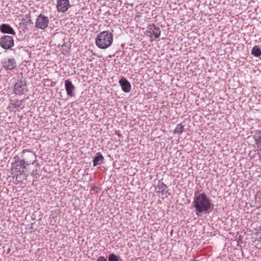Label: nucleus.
Listing matches in <instances>:
<instances>
[{
    "label": "nucleus",
    "mask_w": 261,
    "mask_h": 261,
    "mask_svg": "<svg viewBox=\"0 0 261 261\" xmlns=\"http://www.w3.org/2000/svg\"><path fill=\"white\" fill-rule=\"evenodd\" d=\"M196 193H197V192H195V193H194V194H195V195H196Z\"/></svg>",
    "instance_id": "24"
},
{
    "label": "nucleus",
    "mask_w": 261,
    "mask_h": 261,
    "mask_svg": "<svg viewBox=\"0 0 261 261\" xmlns=\"http://www.w3.org/2000/svg\"><path fill=\"white\" fill-rule=\"evenodd\" d=\"M14 45V39L10 36L5 35L0 39V46L4 49H10Z\"/></svg>",
    "instance_id": "8"
},
{
    "label": "nucleus",
    "mask_w": 261,
    "mask_h": 261,
    "mask_svg": "<svg viewBox=\"0 0 261 261\" xmlns=\"http://www.w3.org/2000/svg\"><path fill=\"white\" fill-rule=\"evenodd\" d=\"M0 31L5 34H9L15 35V32L13 29L8 24L4 23L0 25Z\"/></svg>",
    "instance_id": "13"
},
{
    "label": "nucleus",
    "mask_w": 261,
    "mask_h": 261,
    "mask_svg": "<svg viewBox=\"0 0 261 261\" xmlns=\"http://www.w3.org/2000/svg\"><path fill=\"white\" fill-rule=\"evenodd\" d=\"M251 55L255 57H259L261 56V50L258 45H255L252 48Z\"/></svg>",
    "instance_id": "17"
},
{
    "label": "nucleus",
    "mask_w": 261,
    "mask_h": 261,
    "mask_svg": "<svg viewBox=\"0 0 261 261\" xmlns=\"http://www.w3.org/2000/svg\"><path fill=\"white\" fill-rule=\"evenodd\" d=\"M113 41V35L109 31H104L97 35L95 38V44L100 49H106L109 47Z\"/></svg>",
    "instance_id": "3"
},
{
    "label": "nucleus",
    "mask_w": 261,
    "mask_h": 261,
    "mask_svg": "<svg viewBox=\"0 0 261 261\" xmlns=\"http://www.w3.org/2000/svg\"><path fill=\"white\" fill-rule=\"evenodd\" d=\"M57 9L58 12L64 13L70 7L69 0H57Z\"/></svg>",
    "instance_id": "10"
},
{
    "label": "nucleus",
    "mask_w": 261,
    "mask_h": 261,
    "mask_svg": "<svg viewBox=\"0 0 261 261\" xmlns=\"http://www.w3.org/2000/svg\"><path fill=\"white\" fill-rule=\"evenodd\" d=\"M49 20L47 16L42 14H39L35 21V27L38 29L45 30L49 24Z\"/></svg>",
    "instance_id": "7"
},
{
    "label": "nucleus",
    "mask_w": 261,
    "mask_h": 261,
    "mask_svg": "<svg viewBox=\"0 0 261 261\" xmlns=\"http://www.w3.org/2000/svg\"><path fill=\"white\" fill-rule=\"evenodd\" d=\"M156 189H158L156 193H161L162 195H165L167 193V186L162 181H159Z\"/></svg>",
    "instance_id": "14"
},
{
    "label": "nucleus",
    "mask_w": 261,
    "mask_h": 261,
    "mask_svg": "<svg viewBox=\"0 0 261 261\" xmlns=\"http://www.w3.org/2000/svg\"><path fill=\"white\" fill-rule=\"evenodd\" d=\"M29 156L33 160L32 162L31 161H30V163H28L29 162V161L25 162L24 160H21L17 156H15L14 157L13 159L15 161L14 162L11 163V168L12 174H13L14 176H16L17 177L18 175L22 174L24 172V169L26 166L31 163L33 164L36 161V156L35 153L31 152Z\"/></svg>",
    "instance_id": "2"
},
{
    "label": "nucleus",
    "mask_w": 261,
    "mask_h": 261,
    "mask_svg": "<svg viewBox=\"0 0 261 261\" xmlns=\"http://www.w3.org/2000/svg\"><path fill=\"white\" fill-rule=\"evenodd\" d=\"M65 88L68 96L70 97L74 96L73 91L75 90V87L70 80H67L65 81Z\"/></svg>",
    "instance_id": "12"
},
{
    "label": "nucleus",
    "mask_w": 261,
    "mask_h": 261,
    "mask_svg": "<svg viewBox=\"0 0 261 261\" xmlns=\"http://www.w3.org/2000/svg\"><path fill=\"white\" fill-rule=\"evenodd\" d=\"M96 261H107V260L104 256H100L98 257Z\"/></svg>",
    "instance_id": "20"
},
{
    "label": "nucleus",
    "mask_w": 261,
    "mask_h": 261,
    "mask_svg": "<svg viewBox=\"0 0 261 261\" xmlns=\"http://www.w3.org/2000/svg\"><path fill=\"white\" fill-rule=\"evenodd\" d=\"M26 151H27V150H26V149H23V150H22V153H25Z\"/></svg>",
    "instance_id": "22"
},
{
    "label": "nucleus",
    "mask_w": 261,
    "mask_h": 261,
    "mask_svg": "<svg viewBox=\"0 0 261 261\" xmlns=\"http://www.w3.org/2000/svg\"><path fill=\"white\" fill-rule=\"evenodd\" d=\"M118 136L119 137H121V136H122L121 134H118Z\"/></svg>",
    "instance_id": "23"
},
{
    "label": "nucleus",
    "mask_w": 261,
    "mask_h": 261,
    "mask_svg": "<svg viewBox=\"0 0 261 261\" xmlns=\"http://www.w3.org/2000/svg\"><path fill=\"white\" fill-rule=\"evenodd\" d=\"M193 204L197 215L199 214H206L210 213L213 204L212 200L204 193L199 194L194 198Z\"/></svg>",
    "instance_id": "1"
},
{
    "label": "nucleus",
    "mask_w": 261,
    "mask_h": 261,
    "mask_svg": "<svg viewBox=\"0 0 261 261\" xmlns=\"http://www.w3.org/2000/svg\"><path fill=\"white\" fill-rule=\"evenodd\" d=\"M121 260L119 256H117L113 253L109 254L108 256V261H121Z\"/></svg>",
    "instance_id": "19"
},
{
    "label": "nucleus",
    "mask_w": 261,
    "mask_h": 261,
    "mask_svg": "<svg viewBox=\"0 0 261 261\" xmlns=\"http://www.w3.org/2000/svg\"><path fill=\"white\" fill-rule=\"evenodd\" d=\"M161 33L160 28L154 24L148 25L145 32L146 35L150 38L151 41L156 40L160 36Z\"/></svg>",
    "instance_id": "6"
},
{
    "label": "nucleus",
    "mask_w": 261,
    "mask_h": 261,
    "mask_svg": "<svg viewBox=\"0 0 261 261\" xmlns=\"http://www.w3.org/2000/svg\"><path fill=\"white\" fill-rule=\"evenodd\" d=\"M184 127L181 123L178 124L174 130V134L180 135L184 131Z\"/></svg>",
    "instance_id": "18"
},
{
    "label": "nucleus",
    "mask_w": 261,
    "mask_h": 261,
    "mask_svg": "<svg viewBox=\"0 0 261 261\" xmlns=\"http://www.w3.org/2000/svg\"><path fill=\"white\" fill-rule=\"evenodd\" d=\"M119 83L124 92L128 93L131 91V85L128 81L124 77L121 79L119 81Z\"/></svg>",
    "instance_id": "11"
},
{
    "label": "nucleus",
    "mask_w": 261,
    "mask_h": 261,
    "mask_svg": "<svg viewBox=\"0 0 261 261\" xmlns=\"http://www.w3.org/2000/svg\"><path fill=\"white\" fill-rule=\"evenodd\" d=\"M104 158L100 152H97L96 155L93 158V166H96L98 165H100L103 163Z\"/></svg>",
    "instance_id": "15"
},
{
    "label": "nucleus",
    "mask_w": 261,
    "mask_h": 261,
    "mask_svg": "<svg viewBox=\"0 0 261 261\" xmlns=\"http://www.w3.org/2000/svg\"><path fill=\"white\" fill-rule=\"evenodd\" d=\"M2 65L6 70H12L16 67V62L14 58H7L1 61Z\"/></svg>",
    "instance_id": "9"
},
{
    "label": "nucleus",
    "mask_w": 261,
    "mask_h": 261,
    "mask_svg": "<svg viewBox=\"0 0 261 261\" xmlns=\"http://www.w3.org/2000/svg\"><path fill=\"white\" fill-rule=\"evenodd\" d=\"M9 103L7 107V110L10 112L15 113L16 112H19L24 108L23 104L24 99H9Z\"/></svg>",
    "instance_id": "5"
},
{
    "label": "nucleus",
    "mask_w": 261,
    "mask_h": 261,
    "mask_svg": "<svg viewBox=\"0 0 261 261\" xmlns=\"http://www.w3.org/2000/svg\"><path fill=\"white\" fill-rule=\"evenodd\" d=\"M252 137L254 139L255 143L258 145L261 144V130H254L252 132Z\"/></svg>",
    "instance_id": "16"
},
{
    "label": "nucleus",
    "mask_w": 261,
    "mask_h": 261,
    "mask_svg": "<svg viewBox=\"0 0 261 261\" xmlns=\"http://www.w3.org/2000/svg\"><path fill=\"white\" fill-rule=\"evenodd\" d=\"M257 235L259 236V239L261 241V229H260L257 232Z\"/></svg>",
    "instance_id": "21"
},
{
    "label": "nucleus",
    "mask_w": 261,
    "mask_h": 261,
    "mask_svg": "<svg viewBox=\"0 0 261 261\" xmlns=\"http://www.w3.org/2000/svg\"><path fill=\"white\" fill-rule=\"evenodd\" d=\"M13 93L18 96H21L28 92L26 81L21 78L17 81L12 87Z\"/></svg>",
    "instance_id": "4"
}]
</instances>
